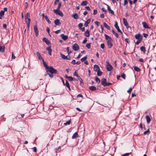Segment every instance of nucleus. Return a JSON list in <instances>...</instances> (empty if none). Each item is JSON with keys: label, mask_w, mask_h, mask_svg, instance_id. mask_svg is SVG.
Instances as JSON below:
<instances>
[{"label": "nucleus", "mask_w": 156, "mask_h": 156, "mask_svg": "<svg viewBox=\"0 0 156 156\" xmlns=\"http://www.w3.org/2000/svg\"><path fill=\"white\" fill-rule=\"evenodd\" d=\"M133 87H130L129 89L128 90H127V92L129 93V94H130L131 92V91H132V90H133Z\"/></svg>", "instance_id": "nucleus-43"}, {"label": "nucleus", "mask_w": 156, "mask_h": 156, "mask_svg": "<svg viewBox=\"0 0 156 156\" xmlns=\"http://www.w3.org/2000/svg\"><path fill=\"white\" fill-rule=\"evenodd\" d=\"M107 64L106 66L107 70L109 71H111L113 69L112 66L109 64L108 62H106Z\"/></svg>", "instance_id": "nucleus-2"}, {"label": "nucleus", "mask_w": 156, "mask_h": 156, "mask_svg": "<svg viewBox=\"0 0 156 156\" xmlns=\"http://www.w3.org/2000/svg\"><path fill=\"white\" fill-rule=\"evenodd\" d=\"M36 54H37V56L38 58L40 60H41L42 59V60H43V59H44L42 58V57L41 56L40 54L38 52H36Z\"/></svg>", "instance_id": "nucleus-15"}, {"label": "nucleus", "mask_w": 156, "mask_h": 156, "mask_svg": "<svg viewBox=\"0 0 156 156\" xmlns=\"http://www.w3.org/2000/svg\"><path fill=\"white\" fill-rule=\"evenodd\" d=\"M90 21L91 20L90 19H88L87 21L85 22L84 24V26L86 27H87L88 24L90 23Z\"/></svg>", "instance_id": "nucleus-18"}, {"label": "nucleus", "mask_w": 156, "mask_h": 156, "mask_svg": "<svg viewBox=\"0 0 156 156\" xmlns=\"http://www.w3.org/2000/svg\"><path fill=\"white\" fill-rule=\"evenodd\" d=\"M89 89L92 91H94L96 90V88L94 86H91L89 87Z\"/></svg>", "instance_id": "nucleus-24"}, {"label": "nucleus", "mask_w": 156, "mask_h": 156, "mask_svg": "<svg viewBox=\"0 0 156 156\" xmlns=\"http://www.w3.org/2000/svg\"><path fill=\"white\" fill-rule=\"evenodd\" d=\"M121 77L124 79H126V75L124 73H123Z\"/></svg>", "instance_id": "nucleus-53"}, {"label": "nucleus", "mask_w": 156, "mask_h": 156, "mask_svg": "<svg viewBox=\"0 0 156 156\" xmlns=\"http://www.w3.org/2000/svg\"><path fill=\"white\" fill-rule=\"evenodd\" d=\"M87 41V38L86 37H85L84 38V40L83 41L82 43L83 44H85Z\"/></svg>", "instance_id": "nucleus-52"}, {"label": "nucleus", "mask_w": 156, "mask_h": 156, "mask_svg": "<svg viewBox=\"0 0 156 156\" xmlns=\"http://www.w3.org/2000/svg\"><path fill=\"white\" fill-rule=\"evenodd\" d=\"M112 32L117 38H119V36L118 34L116 32H115L113 30H112Z\"/></svg>", "instance_id": "nucleus-30"}, {"label": "nucleus", "mask_w": 156, "mask_h": 156, "mask_svg": "<svg viewBox=\"0 0 156 156\" xmlns=\"http://www.w3.org/2000/svg\"><path fill=\"white\" fill-rule=\"evenodd\" d=\"M59 16H63V14L62 12L61 11H60L59 10Z\"/></svg>", "instance_id": "nucleus-51"}, {"label": "nucleus", "mask_w": 156, "mask_h": 156, "mask_svg": "<svg viewBox=\"0 0 156 156\" xmlns=\"http://www.w3.org/2000/svg\"><path fill=\"white\" fill-rule=\"evenodd\" d=\"M32 149H33V151L34 152H36L37 151V149L36 148V147H33Z\"/></svg>", "instance_id": "nucleus-48"}, {"label": "nucleus", "mask_w": 156, "mask_h": 156, "mask_svg": "<svg viewBox=\"0 0 156 156\" xmlns=\"http://www.w3.org/2000/svg\"><path fill=\"white\" fill-rule=\"evenodd\" d=\"M60 36L62 39L64 40H66L68 38V37L67 35H65L63 34H61Z\"/></svg>", "instance_id": "nucleus-11"}, {"label": "nucleus", "mask_w": 156, "mask_h": 156, "mask_svg": "<svg viewBox=\"0 0 156 156\" xmlns=\"http://www.w3.org/2000/svg\"><path fill=\"white\" fill-rule=\"evenodd\" d=\"M77 98H78V97H81V98H83V95L81 94H78L77 95Z\"/></svg>", "instance_id": "nucleus-62"}, {"label": "nucleus", "mask_w": 156, "mask_h": 156, "mask_svg": "<svg viewBox=\"0 0 156 156\" xmlns=\"http://www.w3.org/2000/svg\"><path fill=\"white\" fill-rule=\"evenodd\" d=\"M141 40H142V39H140V40H139V39L136 42V44L137 45L139 44V43L141 42Z\"/></svg>", "instance_id": "nucleus-46"}, {"label": "nucleus", "mask_w": 156, "mask_h": 156, "mask_svg": "<svg viewBox=\"0 0 156 156\" xmlns=\"http://www.w3.org/2000/svg\"><path fill=\"white\" fill-rule=\"evenodd\" d=\"M140 50L141 51H143L144 53H145V48L144 46H142L140 48Z\"/></svg>", "instance_id": "nucleus-34"}, {"label": "nucleus", "mask_w": 156, "mask_h": 156, "mask_svg": "<svg viewBox=\"0 0 156 156\" xmlns=\"http://www.w3.org/2000/svg\"><path fill=\"white\" fill-rule=\"evenodd\" d=\"M123 23H124V25L125 26H128V23L126 19L125 18H123Z\"/></svg>", "instance_id": "nucleus-25"}, {"label": "nucleus", "mask_w": 156, "mask_h": 156, "mask_svg": "<svg viewBox=\"0 0 156 156\" xmlns=\"http://www.w3.org/2000/svg\"><path fill=\"white\" fill-rule=\"evenodd\" d=\"M34 32L35 33V35L37 37L38 35V30L37 28V25H36L34 27Z\"/></svg>", "instance_id": "nucleus-5"}, {"label": "nucleus", "mask_w": 156, "mask_h": 156, "mask_svg": "<svg viewBox=\"0 0 156 156\" xmlns=\"http://www.w3.org/2000/svg\"><path fill=\"white\" fill-rule=\"evenodd\" d=\"M97 74L98 76H101L102 74V72L100 71V70L97 71Z\"/></svg>", "instance_id": "nucleus-39"}, {"label": "nucleus", "mask_w": 156, "mask_h": 156, "mask_svg": "<svg viewBox=\"0 0 156 156\" xmlns=\"http://www.w3.org/2000/svg\"><path fill=\"white\" fill-rule=\"evenodd\" d=\"M65 85H66L68 88L69 90V91L71 90V89L70 87L69 84L67 80H66V83H65Z\"/></svg>", "instance_id": "nucleus-14"}, {"label": "nucleus", "mask_w": 156, "mask_h": 156, "mask_svg": "<svg viewBox=\"0 0 156 156\" xmlns=\"http://www.w3.org/2000/svg\"><path fill=\"white\" fill-rule=\"evenodd\" d=\"M134 70L136 72H139L140 71V69L136 66H134Z\"/></svg>", "instance_id": "nucleus-29"}, {"label": "nucleus", "mask_w": 156, "mask_h": 156, "mask_svg": "<svg viewBox=\"0 0 156 156\" xmlns=\"http://www.w3.org/2000/svg\"><path fill=\"white\" fill-rule=\"evenodd\" d=\"M83 24L82 23H80L78 24V26L80 27V28H81L82 27H83Z\"/></svg>", "instance_id": "nucleus-57"}, {"label": "nucleus", "mask_w": 156, "mask_h": 156, "mask_svg": "<svg viewBox=\"0 0 156 156\" xmlns=\"http://www.w3.org/2000/svg\"><path fill=\"white\" fill-rule=\"evenodd\" d=\"M94 23L97 26H99L100 24V23L97 21H95Z\"/></svg>", "instance_id": "nucleus-56"}, {"label": "nucleus", "mask_w": 156, "mask_h": 156, "mask_svg": "<svg viewBox=\"0 0 156 156\" xmlns=\"http://www.w3.org/2000/svg\"><path fill=\"white\" fill-rule=\"evenodd\" d=\"M146 119L147 120V122L148 123V124H149L151 121V119L150 117V116L148 115H146L145 117Z\"/></svg>", "instance_id": "nucleus-16"}, {"label": "nucleus", "mask_w": 156, "mask_h": 156, "mask_svg": "<svg viewBox=\"0 0 156 156\" xmlns=\"http://www.w3.org/2000/svg\"><path fill=\"white\" fill-rule=\"evenodd\" d=\"M60 54L62 59H67V56H65V55L62 54V53H61Z\"/></svg>", "instance_id": "nucleus-31"}, {"label": "nucleus", "mask_w": 156, "mask_h": 156, "mask_svg": "<svg viewBox=\"0 0 156 156\" xmlns=\"http://www.w3.org/2000/svg\"><path fill=\"white\" fill-rule=\"evenodd\" d=\"M131 152L126 153L123 154V156H128L131 154Z\"/></svg>", "instance_id": "nucleus-47"}, {"label": "nucleus", "mask_w": 156, "mask_h": 156, "mask_svg": "<svg viewBox=\"0 0 156 156\" xmlns=\"http://www.w3.org/2000/svg\"><path fill=\"white\" fill-rule=\"evenodd\" d=\"M150 133V131H149V128H148L147 130L146 131H145L144 132V134H148Z\"/></svg>", "instance_id": "nucleus-40"}, {"label": "nucleus", "mask_w": 156, "mask_h": 156, "mask_svg": "<svg viewBox=\"0 0 156 156\" xmlns=\"http://www.w3.org/2000/svg\"><path fill=\"white\" fill-rule=\"evenodd\" d=\"M53 12L56 14L58 15V7L57 9H54L53 10Z\"/></svg>", "instance_id": "nucleus-28"}, {"label": "nucleus", "mask_w": 156, "mask_h": 156, "mask_svg": "<svg viewBox=\"0 0 156 156\" xmlns=\"http://www.w3.org/2000/svg\"><path fill=\"white\" fill-rule=\"evenodd\" d=\"M49 35L51 36V35L50 34V29L48 27H47L46 29Z\"/></svg>", "instance_id": "nucleus-55"}, {"label": "nucleus", "mask_w": 156, "mask_h": 156, "mask_svg": "<svg viewBox=\"0 0 156 156\" xmlns=\"http://www.w3.org/2000/svg\"><path fill=\"white\" fill-rule=\"evenodd\" d=\"M45 19L46 21L48 23H50L51 22L49 20L47 16V15H46L45 17Z\"/></svg>", "instance_id": "nucleus-36"}, {"label": "nucleus", "mask_w": 156, "mask_h": 156, "mask_svg": "<svg viewBox=\"0 0 156 156\" xmlns=\"http://www.w3.org/2000/svg\"><path fill=\"white\" fill-rule=\"evenodd\" d=\"M95 80L96 82L98 83H100L101 82L100 79L98 77H96Z\"/></svg>", "instance_id": "nucleus-38"}, {"label": "nucleus", "mask_w": 156, "mask_h": 156, "mask_svg": "<svg viewBox=\"0 0 156 156\" xmlns=\"http://www.w3.org/2000/svg\"><path fill=\"white\" fill-rule=\"evenodd\" d=\"M104 26L107 29H108V30H110L111 29V28L110 27H109L106 23H103Z\"/></svg>", "instance_id": "nucleus-26"}, {"label": "nucleus", "mask_w": 156, "mask_h": 156, "mask_svg": "<svg viewBox=\"0 0 156 156\" xmlns=\"http://www.w3.org/2000/svg\"><path fill=\"white\" fill-rule=\"evenodd\" d=\"M68 78V80L71 81H72L73 80H75L76 79L75 78H73V77H72L71 76H69Z\"/></svg>", "instance_id": "nucleus-33"}, {"label": "nucleus", "mask_w": 156, "mask_h": 156, "mask_svg": "<svg viewBox=\"0 0 156 156\" xmlns=\"http://www.w3.org/2000/svg\"><path fill=\"white\" fill-rule=\"evenodd\" d=\"M142 24L143 26V27L145 28H147V29H150V27H149L146 22H143L142 23Z\"/></svg>", "instance_id": "nucleus-9"}, {"label": "nucleus", "mask_w": 156, "mask_h": 156, "mask_svg": "<svg viewBox=\"0 0 156 156\" xmlns=\"http://www.w3.org/2000/svg\"><path fill=\"white\" fill-rule=\"evenodd\" d=\"M105 38L107 40V41H112V39L111 38V37L109 36L108 35L106 34H105Z\"/></svg>", "instance_id": "nucleus-8"}, {"label": "nucleus", "mask_w": 156, "mask_h": 156, "mask_svg": "<svg viewBox=\"0 0 156 156\" xmlns=\"http://www.w3.org/2000/svg\"><path fill=\"white\" fill-rule=\"evenodd\" d=\"M87 37H89L90 36V32L88 30H86L84 34Z\"/></svg>", "instance_id": "nucleus-22"}, {"label": "nucleus", "mask_w": 156, "mask_h": 156, "mask_svg": "<svg viewBox=\"0 0 156 156\" xmlns=\"http://www.w3.org/2000/svg\"><path fill=\"white\" fill-rule=\"evenodd\" d=\"M46 50H48V54L51 55V52H52V49L51 48V47L49 46L48 47L46 48Z\"/></svg>", "instance_id": "nucleus-12"}, {"label": "nucleus", "mask_w": 156, "mask_h": 156, "mask_svg": "<svg viewBox=\"0 0 156 156\" xmlns=\"http://www.w3.org/2000/svg\"><path fill=\"white\" fill-rule=\"evenodd\" d=\"M71 123V120H69L66 122V123H64V124L65 125H69Z\"/></svg>", "instance_id": "nucleus-44"}, {"label": "nucleus", "mask_w": 156, "mask_h": 156, "mask_svg": "<svg viewBox=\"0 0 156 156\" xmlns=\"http://www.w3.org/2000/svg\"><path fill=\"white\" fill-rule=\"evenodd\" d=\"M112 41H107V43L108 47L109 48H111L112 46Z\"/></svg>", "instance_id": "nucleus-17"}, {"label": "nucleus", "mask_w": 156, "mask_h": 156, "mask_svg": "<svg viewBox=\"0 0 156 156\" xmlns=\"http://www.w3.org/2000/svg\"><path fill=\"white\" fill-rule=\"evenodd\" d=\"M101 47L102 49H104V48L105 44L104 43H102L101 44Z\"/></svg>", "instance_id": "nucleus-54"}, {"label": "nucleus", "mask_w": 156, "mask_h": 156, "mask_svg": "<svg viewBox=\"0 0 156 156\" xmlns=\"http://www.w3.org/2000/svg\"><path fill=\"white\" fill-rule=\"evenodd\" d=\"M125 41L128 44H129L130 43V41L129 40V39L128 38H126Z\"/></svg>", "instance_id": "nucleus-64"}, {"label": "nucleus", "mask_w": 156, "mask_h": 156, "mask_svg": "<svg viewBox=\"0 0 156 156\" xmlns=\"http://www.w3.org/2000/svg\"><path fill=\"white\" fill-rule=\"evenodd\" d=\"M107 83V80L105 78H103L101 80V84L105 87L106 86V83Z\"/></svg>", "instance_id": "nucleus-6"}, {"label": "nucleus", "mask_w": 156, "mask_h": 156, "mask_svg": "<svg viewBox=\"0 0 156 156\" xmlns=\"http://www.w3.org/2000/svg\"><path fill=\"white\" fill-rule=\"evenodd\" d=\"M87 58V56L86 55V56H84V57H83V58H81L80 59V60L82 62H83L86 60Z\"/></svg>", "instance_id": "nucleus-32"}, {"label": "nucleus", "mask_w": 156, "mask_h": 156, "mask_svg": "<svg viewBox=\"0 0 156 156\" xmlns=\"http://www.w3.org/2000/svg\"><path fill=\"white\" fill-rule=\"evenodd\" d=\"M88 3V2L87 1H82L81 4V5L82 6H86Z\"/></svg>", "instance_id": "nucleus-20"}, {"label": "nucleus", "mask_w": 156, "mask_h": 156, "mask_svg": "<svg viewBox=\"0 0 156 156\" xmlns=\"http://www.w3.org/2000/svg\"><path fill=\"white\" fill-rule=\"evenodd\" d=\"M128 2L127 0H124V5L125 6L128 4Z\"/></svg>", "instance_id": "nucleus-50"}, {"label": "nucleus", "mask_w": 156, "mask_h": 156, "mask_svg": "<svg viewBox=\"0 0 156 156\" xmlns=\"http://www.w3.org/2000/svg\"><path fill=\"white\" fill-rule=\"evenodd\" d=\"M94 70L96 72H97V71L100 70L99 66L97 65H95L94 66Z\"/></svg>", "instance_id": "nucleus-10"}, {"label": "nucleus", "mask_w": 156, "mask_h": 156, "mask_svg": "<svg viewBox=\"0 0 156 156\" xmlns=\"http://www.w3.org/2000/svg\"><path fill=\"white\" fill-rule=\"evenodd\" d=\"M74 75L76 77H77L78 79H79L81 77L77 74V72L76 71H75L74 73Z\"/></svg>", "instance_id": "nucleus-35"}, {"label": "nucleus", "mask_w": 156, "mask_h": 156, "mask_svg": "<svg viewBox=\"0 0 156 156\" xmlns=\"http://www.w3.org/2000/svg\"><path fill=\"white\" fill-rule=\"evenodd\" d=\"M5 48L4 46H1L0 45V52H3L5 51Z\"/></svg>", "instance_id": "nucleus-13"}, {"label": "nucleus", "mask_w": 156, "mask_h": 156, "mask_svg": "<svg viewBox=\"0 0 156 156\" xmlns=\"http://www.w3.org/2000/svg\"><path fill=\"white\" fill-rule=\"evenodd\" d=\"M91 43L87 44H86V46L88 48L90 49V44Z\"/></svg>", "instance_id": "nucleus-45"}, {"label": "nucleus", "mask_w": 156, "mask_h": 156, "mask_svg": "<svg viewBox=\"0 0 156 156\" xmlns=\"http://www.w3.org/2000/svg\"><path fill=\"white\" fill-rule=\"evenodd\" d=\"M78 136V134L77 132H76L74 133L72 137L73 139H76Z\"/></svg>", "instance_id": "nucleus-21"}, {"label": "nucleus", "mask_w": 156, "mask_h": 156, "mask_svg": "<svg viewBox=\"0 0 156 156\" xmlns=\"http://www.w3.org/2000/svg\"><path fill=\"white\" fill-rule=\"evenodd\" d=\"M97 12H98V11H97V10H95V9H94V10L93 14L94 15L96 14L97 13Z\"/></svg>", "instance_id": "nucleus-60"}, {"label": "nucleus", "mask_w": 156, "mask_h": 156, "mask_svg": "<svg viewBox=\"0 0 156 156\" xmlns=\"http://www.w3.org/2000/svg\"><path fill=\"white\" fill-rule=\"evenodd\" d=\"M42 62L44 66L46 68L47 74L49 75V76L51 78L53 77V74L56 73L57 71L52 67H48L47 63L44 61V59H43Z\"/></svg>", "instance_id": "nucleus-1"}, {"label": "nucleus", "mask_w": 156, "mask_h": 156, "mask_svg": "<svg viewBox=\"0 0 156 156\" xmlns=\"http://www.w3.org/2000/svg\"><path fill=\"white\" fill-rule=\"evenodd\" d=\"M43 41L45 42V43L48 45L51 44L50 42L45 37H43Z\"/></svg>", "instance_id": "nucleus-7"}, {"label": "nucleus", "mask_w": 156, "mask_h": 156, "mask_svg": "<svg viewBox=\"0 0 156 156\" xmlns=\"http://www.w3.org/2000/svg\"><path fill=\"white\" fill-rule=\"evenodd\" d=\"M135 37L136 39L139 40L141 37V35L140 34H138L135 35Z\"/></svg>", "instance_id": "nucleus-27"}, {"label": "nucleus", "mask_w": 156, "mask_h": 156, "mask_svg": "<svg viewBox=\"0 0 156 156\" xmlns=\"http://www.w3.org/2000/svg\"><path fill=\"white\" fill-rule=\"evenodd\" d=\"M78 80H80V82L81 83H83V80L81 77L79 79H78Z\"/></svg>", "instance_id": "nucleus-63"}, {"label": "nucleus", "mask_w": 156, "mask_h": 156, "mask_svg": "<svg viewBox=\"0 0 156 156\" xmlns=\"http://www.w3.org/2000/svg\"><path fill=\"white\" fill-rule=\"evenodd\" d=\"M79 48V46L76 43H75L72 46V49L75 51H77Z\"/></svg>", "instance_id": "nucleus-4"}, {"label": "nucleus", "mask_w": 156, "mask_h": 156, "mask_svg": "<svg viewBox=\"0 0 156 156\" xmlns=\"http://www.w3.org/2000/svg\"><path fill=\"white\" fill-rule=\"evenodd\" d=\"M143 34V36H144V37L145 38H147L148 35V34H145L144 33Z\"/></svg>", "instance_id": "nucleus-59"}, {"label": "nucleus", "mask_w": 156, "mask_h": 156, "mask_svg": "<svg viewBox=\"0 0 156 156\" xmlns=\"http://www.w3.org/2000/svg\"><path fill=\"white\" fill-rule=\"evenodd\" d=\"M76 60L75 59H73L72 60L71 62V63L73 65L76 64V62H75Z\"/></svg>", "instance_id": "nucleus-61"}, {"label": "nucleus", "mask_w": 156, "mask_h": 156, "mask_svg": "<svg viewBox=\"0 0 156 156\" xmlns=\"http://www.w3.org/2000/svg\"><path fill=\"white\" fill-rule=\"evenodd\" d=\"M107 7H108V10L109 11V12L111 14H112L113 15H114V12L111 9L110 7L108 5H107Z\"/></svg>", "instance_id": "nucleus-19"}, {"label": "nucleus", "mask_w": 156, "mask_h": 156, "mask_svg": "<svg viewBox=\"0 0 156 156\" xmlns=\"http://www.w3.org/2000/svg\"><path fill=\"white\" fill-rule=\"evenodd\" d=\"M55 24L56 25H58V19H56L54 21Z\"/></svg>", "instance_id": "nucleus-41"}, {"label": "nucleus", "mask_w": 156, "mask_h": 156, "mask_svg": "<svg viewBox=\"0 0 156 156\" xmlns=\"http://www.w3.org/2000/svg\"><path fill=\"white\" fill-rule=\"evenodd\" d=\"M69 47H67V48H66V50L67 51H68V53L69 54V53H71V51H69Z\"/></svg>", "instance_id": "nucleus-58"}, {"label": "nucleus", "mask_w": 156, "mask_h": 156, "mask_svg": "<svg viewBox=\"0 0 156 156\" xmlns=\"http://www.w3.org/2000/svg\"><path fill=\"white\" fill-rule=\"evenodd\" d=\"M73 16L75 19H77L78 18V15L77 13H75L73 15Z\"/></svg>", "instance_id": "nucleus-37"}, {"label": "nucleus", "mask_w": 156, "mask_h": 156, "mask_svg": "<svg viewBox=\"0 0 156 156\" xmlns=\"http://www.w3.org/2000/svg\"><path fill=\"white\" fill-rule=\"evenodd\" d=\"M114 26H115V28L117 30L118 32L121 33V34H122V32L120 29L119 27V26H118V23H117V21H115Z\"/></svg>", "instance_id": "nucleus-3"}, {"label": "nucleus", "mask_w": 156, "mask_h": 156, "mask_svg": "<svg viewBox=\"0 0 156 156\" xmlns=\"http://www.w3.org/2000/svg\"><path fill=\"white\" fill-rule=\"evenodd\" d=\"M30 17V14L28 12L27 13L26 15L25 16V19L27 20L28 18Z\"/></svg>", "instance_id": "nucleus-42"}, {"label": "nucleus", "mask_w": 156, "mask_h": 156, "mask_svg": "<svg viewBox=\"0 0 156 156\" xmlns=\"http://www.w3.org/2000/svg\"><path fill=\"white\" fill-rule=\"evenodd\" d=\"M28 21H26V22L27 25V27L28 28V29H29V28L30 27V22L31 20L29 18H28Z\"/></svg>", "instance_id": "nucleus-23"}, {"label": "nucleus", "mask_w": 156, "mask_h": 156, "mask_svg": "<svg viewBox=\"0 0 156 156\" xmlns=\"http://www.w3.org/2000/svg\"><path fill=\"white\" fill-rule=\"evenodd\" d=\"M5 12H4V11H3V10H2L0 12V14L2 16H3L4 15Z\"/></svg>", "instance_id": "nucleus-49"}]
</instances>
